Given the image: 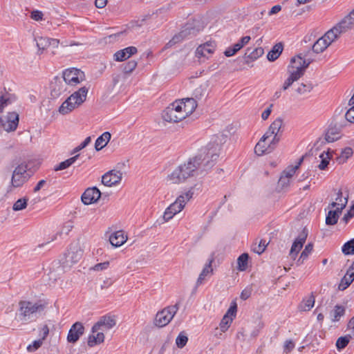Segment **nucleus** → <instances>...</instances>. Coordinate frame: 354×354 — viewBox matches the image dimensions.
<instances>
[{
    "label": "nucleus",
    "instance_id": "obj_23",
    "mask_svg": "<svg viewBox=\"0 0 354 354\" xmlns=\"http://www.w3.org/2000/svg\"><path fill=\"white\" fill-rule=\"evenodd\" d=\"M19 123V115L15 112L9 113L3 124V129L8 132L15 131Z\"/></svg>",
    "mask_w": 354,
    "mask_h": 354
},
{
    "label": "nucleus",
    "instance_id": "obj_12",
    "mask_svg": "<svg viewBox=\"0 0 354 354\" xmlns=\"http://www.w3.org/2000/svg\"><path fill=\"white\" fill-rule=\"evenodd\" d=\"M116 324L115 319L111 316H103L91 328L92 333L99 330L104 331L112 328Z\"/></svg>",
    "mask_w": 354,
    "mask_h": 354
},
{
    "label": "nucleus",
    "instance_id": "obj_9",
    "mask_svg": "<svg viewBox=\"0 0 354 354\" xmlns=\"http://www.w3.org/2000/svg\"><path fill=\"white\" fill-rule=\"evenodd\" d=\"M82 254L83 250L77 244L71 245L67 252L64 254V259L62 261L63 266H72L81 259Z\"/></svg>",
    "mask_w": 354,
    "mask_h": 354
},
{
    "label": "nucleus",
    "instance_id": "obj_22",
    "mask_svg": "<svg viewBox=\"0 0 354 354\" xmlns=\"http://www.w3.org/2000/svg\"><path fill=\"white\" fill-rule=\"evenodd\" d=\"M283 126V120L281 118H277L270 125V131L274 133V137L272 138V144H278L281 139L280 130Z\"/></svg>",
    "mask_w": 354,
    "mask_h": 354
},
{
    "label": "nucleus",
    "instance_id": "obj_47",
    "mask_svg": "<svg viewBox=\"0 0 354 354\" xmlns=\"http://www.w3.org/2000/svg\"><path fill=\"white\" fill-rule=\"evenodd\" d=\"M187 341L188 337L187 335L185 332H181L176 339V344L178 348H182L187 344Z\"/></svg>",
    "mask_w": 354,
    "mask_h": 354
},
{
    "label": "nucleus",
    "instance_id": "obj_43",
    "mask_svg": "<svg viewBox=\"0 0 354 354\" xmlns=\"http://www.w3.org/2000/svg\"><path fill=\"white\" fill-rule=\"evenodd\" d=\"M351 339L352 336L351 335L339 337L336 342L337 349L338 351L344 349L348 344Z\"/></svg>",
    "mask_w": 354,
    "mask_h": 354
},
{
    "label": "nucleus",
    "instance_id": "obj_48",
    "mask_svg": "<svg viewBox=\"0 0 354 354\" xmlns=\"http://www.w3.org/2000/svg\"><path fill=\"white\" fill-rule=\"evenodd\" d=\"M232 322V318H227V316H223L220 324L219 329L221 332H226L230 328Z\"/></svg>",
    "mask_w": 354,
    "mask_h": 354
},
{
    "label": "nucleus",
    "instance_id": "obj_64",
    "mask_svg": "<svg viewBox=\"0 0 354 354\" xmlns=\"http://www.w3.org/2000/svg\"><path fill=\"white\" fill-rule=\"evenodd\" d=\"M73 227V226L72 222L68 221V222L66 223L62 227L61 233H65L67 234L71 230Z\"/></svg>",
    "mask_w": 354,
    "mask_h": 354
},
{
    "label": "nucleus",
    "instance_id": "obj_57",
    "mask_svg": "<svg viewBox=\"0 0 354 354\" xmlns=\"http://www.w3.org/2000/svg\"><path fill=\"white\" fill-rule=\"evenodd\" d=\"M109 266V261H104L103 263H97L93 268L95 271H101L108 268Z\"/></svg>",
    "mask_w": 354,
    "mask_h": 354
},
{
    "label": "nucleus",
    "instance_id": "obj_18",
    "mask_svg": "<svg viewBox=\"0 0 354 354\" xmlns=\"http://www.w3.org/2000/svg\"><path fill=\"white\" fill-rule=\"evenodd\" d=\"M267 141L268 140H263V138H261L256 145L254 147V151L258 156L270 153L272 150H274V149L276 147V145H277L272 144V140L269 142V143H268Z\"/></svg>",
    "mask_w": 354,
    "mask_h": 354
},
{
    "label": "nucleus",
    "instance_id": "obj_53",
    "mask_svg": "<svg viewBox=\"0 0 354 354\" xmlns=\"http://www.w3.org/2000/svg\"><path fill=\"white\" fill-rule=\"evenodd\" d=\"M298 169V166H289L281 174L282 176H285L288 178H291L296 171Z\"/></svg>",
    "mask_w": 354,
    "mask_h": 354
},
{
    "label": "nucleus",
    "instance_id": "obj_37",
    "mask_svg": "<svg viewBox=\"0 0 354 354\" xmlns=\"http://www.w3.org/2000/svg\"><path fill=\"white\" fill-rule=\"evenodd\" d=\"M80 156L79 154L74 156L73 157H71L62 162H60L58 165H57L55 167V171H60L65 169L68 167H69L71 165H72L77 160L78 157Z\"/></svg>",
    "mask_w": 354,
    "mask_h": 354
},
{
    "label": "nucleus",
    "instance_id": "obj_41",
    "mask_svg": "<svg viewBox=\"0 0 354 354\" xmlns=\"http://www.w3.org/2000/svg\"><path fill=\"white\" fill-rule=\"evenodd\" d=\"M37 46L41 52L50 46V38L40 37L35 38Z\"/></svg>",
    "mask_w": 354,
    "mask_h": 354
},
{
    "label": "nucleus",
    "instance_id": "obj_45",
    "mask_svg": "<svg viewBox=\"0 0 354 354\" xmlns=\"http://www.w3.org/2000/svg\"><path fill=\"white\" fill-rule=\"evenodd\" d=\"M268 244L266 240L261 239L258 244L254 243L252 245V250L254 252L261 254L265 251Z\"/></svg>",
    "mask_w": 354,
    "mask_h": 354
},
{
    "label": "nucleus",
    "instance_id": "obj_63",
    "mask_svg": "<svg viewBox=\"0 0 354 354\" xmlns=\"http://www.w3.org/2000/svg\"><path fill=\"white\" fill-rule=\"evenodd\" d=\"M172 213H173V212L169 210L168 207L165 209L164 214H163V219L165 222L169 221L170 219H171L174 217V216L176 215V214H173Z\"/></svg>",
    "mask_w": 354,
    "mask_h": 354
},
{
    "label": "nucleus",
    "instance_id": "obj_39",
    "mask_svg": "<svg viewBox=\"0 0 354 354\" xmlns=\"http://www.w3.org/2000/svg\"><path fill=\"white\" fill-rule=\"evenodd\" d=\"M249 255L248 253H243L237 259L238 267L239 271H245L248 268Z\"/></svg>",
    "mask_w": 354,
    "mask_h": 354
},
{
    "label": "nucleus",
    "instance_id": "obj_20",
    "mask_svg": "<svg viewBox=\"0 0 354 354\" xmlns=\"http://www.w3.org/2000/svg\"><path fill=\"white\" fill-rule=\"evenodd\" d=\"M216 48V44L214 41H207L203 44L200 45L196 50V56L198 58L203 57H207V55L212 54Z\"/></svg>",
    "mask_w": 354,
    "mask_h": 354
},
{
    "label": "nucleus",
    "instance_id": "obj_8",
    "mask_svg": "<svg viewBox=\"0 0 354 354\" xmlns=\"http://www.w3.org/2000/svg\"><path fill=\"white\" fill-rule=\"evenodd\" d=\"M178 308V304H176L158 311L155 317L154 324L159 328L167 326L176 314Z\"/></svg>",
    "mask_w": 354,
    "mask_h": 354
},
{
    "label": "nucleus",
    "instance_id": "obj_17",
    "mask_svg": "<svg viewBox=\"0 0 354 354\" xmlns=\"http://www.w3.org/2000/svg\"><path fill=\"white\" fill-rule=\"evenodd\" d=\"M66 83L63 79L55 77L51 82V95L53 97H59L66 90Z\"/></svg>",
    "mask_w": 354,
    "mask_h": 354
},
{
    "label": "nucleus",
    "instance_id": "obj_38",
    "mask_svg": "<svg viewBox=\"0 0 354 354\" xmlns=\"http://www.w3.org/2000/svg\"><path fill=\"white\" fill-rule=\"evenodd\" d=\"M315 304V297L313 294L306 299H304L299 306V308L303 311L310 310Z\"/></svg>",
    "mask_w": 354,
    "mask_h": 354
},
{
    "label": "nucleus",
    "instance_id": "obj_50",
    "mask_svg": "<svg viewBox=\"0 0 354 354\" xmlns=\"http://www.w3.org/2000/svg\"><path fill=\"white\" fill-rule=\"evenodd\" d=\"M288 67H290L294 69H296V67H298L299 70L301 69L303 70V71H304V69H303L301 64V56L299 55L297 57H292L290 60V64L288 66Z\"/></svg>",
    "mask_w": 354,
    "mask_h": 354
},
{
    "label": "nucleus",
    "instance_id": "obj_2",
    "mask_svg": "<svg viewBox=\"0 0 354 354\" xmlns=\"http://www.w3.org/2000/svg\"><path fill=\"white\" fill-rule=\"evenodd\" d=\"M220 149L218 144L209 143L200 153L194 157L201 169V174L205 175L216 164L219 157Z\"/></svg>",
    "mask_w": 354,
    "mask_h": 354
},
{
    "label": "nucleus",
    "instance_id": "obj_40",
    "mask_svg": "<svg viewBox=\"0 0 354 354\" xmlns=\"http://www.w3.org/2000/svg\"><path fill=\"white\" fill-rule=\"evenodd\" d=\"M313 249V245L312 243H308L304 250L302 251L299 259L297 260V264L298 266L301 265L304 263V261L306 260L309 254L311 253Z\"/></svg>",
    "mask_w": 354,
    "mask_h": 354
},
{
    "label": "nucleus",
    "instance_id": "obj_44",
    "mask_svg": "<svg viewBox=\"0 0 354 354\" xmlns=\"http://www.w3.org/2000/svg\"><path fill=\"white\" fill-rule=\"evenodd\" d=\"M342 252L346 254H354V239L345 243L342 248Z\"/></svg>",
    "mask_w": 354,
    "mask_h": 354
},
{
    "label": "nucleus",
    "instance_id": "obj_25",
    "mask_svg": "<svg viewBox=\"0 0 354 354\" xmlns=\"http://www.w3.org/2000/svg\"><path fill=\"white\" fill-rule=\"evenodd\" d=\"M126 241L127 236L124 235V232L122 230H119L111 234L109 237V241L114 247L121 246Z\"/></svg>",
    "mask_w": 354,
    "mask_h": 354
},
{
    "label": "nucleus",
    "instance_id": "obj_4",
    "mask_svg": "<svg viewBox=\"0 0 354 354\" xmlns=\"http://www.w3.org/2000/svg\"><path fill=\"white\" fill-rule=\"evenodd\" d=\"M88 89L83 86L70 95L59 106V112L62 115L68 114L81 105L86 98Z\"/></svg>",
    "mask_w": 354,
    "mask_h": 354
},
{
    "label": "nucleus",
    "instance_id": "obj_61",
    "mask_svg": "<svg viewBox=\"0 0 354 354\" xmlns=\"http://www.w3.org/2000/svg\"><path fill=\"white\" fill-rule=\"evenodd\" d=\"M43 13L39 10H34L31 12V18L35 21H40L43 19Z\"/></svg>",
    "mask_w": 354,
    "mask_h": 354
},
{
    "label": "nucleus",
    "instance_id": "obj_27",
    "mask_svg": "<svg viewBox=\"0 0 354 354\" xmlns=\"http://www.w3.org/2000/svg\"><path fill=\"white\" fill-rule=\"evenodd\" d=\"M354 281V270L348 268L346 274L341 279L338 288L340 290L346 289Z\"/></svg>",
    "mask_w": 354,
    "mask_h": 354
},
{
    "label": "nucleus",
    "instance_id": "obj_35",
    "mask_svg": "<svg viewBox=\"0 0 354 354\" xmlns=\"http://www.w3.org/2000/svg\"><path fill=\"white\" fill-rule=\"evenodd\" d=\"M333 157V152L330 151H323L320 155L319 158L322 159L320 164L318 165V168L320 170H324L326 169L329 164V160Z\"/></svg>",
    "mask_w": 354,
    "mask_h": 354
},
{
    "label": "nucleus",
    "instance_id": "obj_3",
    "mask_svg": "<svg viewBox=\"0 0 354 354\" xmlns=\"http://www.w3.org/2000/svg\"><path fill=\"white\" fill-rule=\"evenodd\" d=\"M201 174L194 158H190L187 162L178 166L169 176L168 178L172 183L178 184L184 182L187 178L197 176Z\"/></svg>",
    "mask_w": 354,
    "mask_h": 354
},
{
    "label": "nucleus",
    "instance_id": "obj_10",
    "mask_svg": "<svg viewBox=\"0 0 354 354\" xmlns=\"http://www.w3.org/2000/svg\"><path fill=\"white\" fill-rule=\"evenodd\" d=\"M62 78L66 84L75 86L84 80V73L75 68H68L64 71Z\"/></svg>",
    "mask_w": 354,
    "mask_h": 354
},
{
    "label": "nucleus",
    "instance_id": "obj_34",
    "mask_svg": "<svg viewBox=\"0 0 354 354\" xmlns=\"http://www.w3.org/2000/svg\"><path fill=\"white\" fill-rule=\"evenodd\" d=\"M213 261H214L213 259H209V262L205 265V266L203 269L202 272L199 274V277L196 281V286H200L203 283L205 277L207 274L212 273L213 269L212 268V263Z\"/></svg>",
    "mask_w": 354,
    "mask_h": 354
},
{
    "label": "nucleus",
    "instance_id": "obj_28",
    "mask_svg": "<svg viewBox=\"0 0 354 354\" xmlns=\"http://www.w3.org/2000/svg\"><path fill=\"white\" fill-rule=\"evenodd\" d=\"M104 341V335L103 331L99 330L90 335L88 337V346L93 347L95 345L100 344Z\"/></svg>",
    "mask_w": 354,
    "mask_h": 354
},
{
    "label": "nucleus",
    "instance_id": "obj_52",
    "mask_svg": "<svg viewBox=\"0 0 354 354\" xmlns=\"http://www.w3.org/2000/svg\"><path fill=\"white\" fill-rule=\"evenodd\" d=\"M264 53L263 48L261 47L255 48L248 56L249 59L254 61L261 57Z\"/></svg>",
    "mask_w": 354,
    "mask_h": 354
},
{
    "label": "nucleus",
    "instance_id": "obj_49",
    "mask_svg": "<svg viewBox=\"0 0 354 354\" xmlns=\"http://www.w3.org/2000/svg\"><path fill=\"white\" fill-rule=\"evenodd\" d=\"M138 62L135 60H130L127 63L123 65L122 71L125 74H129L132 73L136 68Z\"/></svg>",
    "mask_w": 354,
    "mask_h": 354
},
{
    "label": "nucleus",
    "instance_id": "obj_62",
    "mask_svg": "<svg viewBox=\"0 0 354 354\" xmlns=\"http://www.w3.org/2000/svg\"><path fill=\"white\" fill-rule=\"evenodd\" d=\"M290 178H286L285 176L281 175L278 184L282 187H287L290 183Z\"/></svg>",
    "mask_w": 354,
    "mask_h": 354
},
{
    "label": "nucleus",
    "instance_id": "obj_16",
    "mask_svg": "<svg viewBox=\"0 0 354 354\" xmlns=\"http://www.w3.org/2000/svg\"><path fill=\"white\" fill-rule=\"evenodd\" d=\"M122 174L120 171L111 170L102 177V183L108 187L115 185L122 180Z\"/></svg>",
    "mask_w": 354,
    "mask_h": 354
},
{
    "label": "nucleus",
    "instance_id": "obj_42",
    "mask_svg": "<svg viewBox=\"0 0 354 354\" xmlns=\"http://www.w3.org/2000/svg\"><path fill=\"white\" fill-rule=\"evenodd\" d=\"M288 72L289 73L288 77H290L294 82L297 81L301 77H302L305 73L304 71H303V70H299L298 67H296V69H294L288 66Z\"/></svg>",
    "mask_w": 354,
    "mask_h": 354
},
{
    "label": "nucleus",
    "instance_id": "obj_14",
    "mask_svg": "<svg viewBox=\"0 0 354 354\" xmlns=\"http://www.w3.org/2000/svg\"><path fill=\"white\" fill-rule=\"evenodd\" d=\"M307 236L308 232L306 228H304L292 245L290 251V256L292 259H295L297 254L302 248L304 243L306 242Z\"/></svg>",
    "mask_w": 354,
    "mask_h": 354
},
{
    "label": "nucleus",
    "instance_id": "obj_33",
    "mask_svg": "<svg viewBox=\"0 0 354 354\" xmlns=\"http://www.w3.org/2000/svg\"><path fill=\"white\" fill-rule=\"evenodd\" d=\"M345 314V308L341 305L335 306L333 310L330 313L332 322H338Z\"/></svg>",
    "mask_w": 354,
    "mask_h": 354
},
{
    "label": "nucleus",
    "instance_id": "obj_1",
    "mask_svg": "<svg viewBox=\"0 0 354 354\" xmlns=\"http://www.w3.org/2000/svg\"><path fill=\"white\" fill-rule=\"evenodd\" d=\"M47 306L48 302L44 299L20 301L18 310L20 320L22 322L35 320L45 310Z\"/></svg>",
    "mask_w": 354,
    "mask_h": 354
},
{
    "label": "nucleus",
    "instance_id": "obj_30",
    "mask_svg": "<svg viewBox=\"0 0 354 354\" xmlns=\"http://www.w3.org/2000/svg\"><path fill=\"white\" fill-rule=\"evenodd\" d=\"M111 137V136L109 132H104L98 137L95 143V148L96 151H100L104 147L110 140Z\"/></svg>",
    "mask_w": 354,
    "mask_h": 354
},
{
    "label": "nucleus",
    "instance_id": "obj_13",
    "mask_svg": "<svg viewBox=\"0 0 354 354\" xmlns=\"http://www.w3.org/2000/svg\"><path fill=\"white\" fill-rule=\"evenodd\" d=\"M84 326L81 322H77L72 325L67 335L68 343H76L80 337L84 333Z\"/></svg>",
    "mask_w": 354,
    "mask_h": 354
},
{
    "label": "nucleus",
    "instance_id": "obj_6",
    "mask_svg": "<svg viewBox=\"0 0 354 354\" xmlns=\"http://www.w3.org/2000/svg\"><path fill=\"white\" fill-rule=\"evenodd\" d=\"M30 175L28 173V165L22 162L15 167L12 172L11 178V185L8 187V192H10L12 188L21 187L28 180Z\"/></svg>",
    "mask_w": 354,
    "mask_h": 354
},
{
    "label": "nucleus",
    "instance_id": "obj_29",
    "mask_svg": "<svg viewBox=\"0 0 354 354\" xmlns=\"http://www.w3.org/2000/svg\"><path fill=\"white\" fill-rule=\"evenodd\" d=\"M342 34L337 30V28L334 26L329 30H328L323 36L322 38L327 41L328 44L330 46L333 41H335Z\"/></svg>",
    "mask_w": 354,
    "mask_h": 354
},
{
    "label": "nucleus",
    "instance_id": "obj_21",
    "mask_svg": "<svg viewBox=\"0 0 354 354\" xmlns=\"http://www.w3.org/2000/svg\"><path fill=\"white\" fill-rule=\"evenodd\" d=\"M138 52L137 48L135 46H129L124 49L118 50L113 55L114 59L116 62H123L131 55L136 54Z\"/></svg>",
    "mask_w": 354,
    "mask_h": 354
},
{
    "label": "nucleus",
    "instance_id": "obj_54",
    "mask_svg": "<svg viewBox=\"0 0 354 354\" xmlns=\"http://www.w3.org/2000/svg\"><path fill=\"white\" fill-rule=\"evenodd\" d=\"M237 311V306L236 303L232 304L224 316H227V318H232V319L236 317Z\"/></svg>",
    "mask_w": 354,
    "mask_h": 354
},
{
    "label": "nucleus",
    "instance_id": "obj_32",
    "mask_svg": "<svg viewBox=\"0 0 354 354\" xmlns=\"http://www.w3.org/2000/svg\"><path fill=\"white\" fill-rule=\"evenodd\" d=\"M283 51V45L281 43L275 44L271 50L268 53L267 58L270 62L275 61Z\"/></svg>",
    "mask_w": 354,
    "mask_h": 354
},
{
    "label": "nucleus",
    "instance_id": "obj_60",
    "mask_svg": "<svg viewBox=\"0 0 354 354\" xmlns=\"http://www.w3.org/2000/svg\"><path fill=\"white\" fill-rule=\"evenodd\" d=\"M10 103L9 98H5L4 96L0 97V113H2L4 108Z\"/></svg>",
    "mask_w": 354,
    "mask_h": 354
},
{
    "label": "nucleus",
    "instance_id": "obj_15",
    "mask_svg": "<svg viewBox=\"0 0 354 354\" xmlns=\"http://www.w3.org/2000/svg\"><path fill=\"white\" fill-rule=\"evenodd\" d=\"M101 196L100 191L95 187L88 188L82 195L81 199L84 204L90 205L97 202Z\"/></svg>",
    "mask_w": 354,
    "mask_h": 354
},
{
    "label": "nucleus",
    "instance_id": "obj_36",
    "mask_svg": "<svg viewBox=\"0 0 354 354\" xmlns=\"http://www.w3.org/2000/svg\"><path fill=\"white\" fill-rule=\"evenodd\" d=\"M329 45L322 37L318 39L312 46V50L315 53H320L324 51Z\"/></svg>",
    "mask_w": 354,
    "mask_h": 354
},
{
    "label": "nucleus",
    "instance_id": "obj_26",
    "mask_svg": "<svg viewBox=\"0 0 354 354\" xmlns=\"http://www.w3.org/2000/svg\"><path fill=\"white\" fill-rule=\"evenodd\" d=\"M341 34L345 33L354 27V23L348 15L335 26Z\"/></svg>",
    "mask_w": 354,
    "mask_h": 354
},
{
    "label": "nucleus",
    "instance_id": "obj_55",
    "mask_svg": "<svg viewBox=\"0 0 354 354\" xmlns=\"http://www.w3.org/2000/svg\"><path fill=\"white\" fill-rule=\"evenodd\" d=\"M351 106V107L346 111L345 114V118L348 122L354 123V104Z\"/></svg>",
    "mask_w": 354,
    "mask_h": 354
},
{
    "label": "nucleus",
    "instance_id": "obj_56",
    "mask_svg": "<svg viewBox=\"0 0 354 354\" xmlns=\"http://www.w3.org/2000/svg\"><path fill=\"white\" fill-rule=\"evenodd\" d=\"M43 340L42 339H38L35 340L32 343V344H30L27 347V350L28 352H34L37 349H38L42 344Z\"/></svg>",
    "mask_w": 354,
    "mask_h": 354
},
{
    "label": "nucleus",
    "instance_id": "obj_24",
    "mask_svg": "<svg viewBox=\"0 0 354 354\" xmlns=\"http://www.w3.org/2000/svg\"><path fill=\"white\" fill-rule=\"evenodd\" d=\"M179 101L183 103V109L185 118L192 114L197 107L196 101L194 98H185Z\"/></svg>",
    "mask_w": 354,
    "mask_h": 354
},
{
    "label": "nucleus",
    "instance_id": "obj_7",
    "mask_svg": "<svg viewBox=\"0 0 354 354\" xmlns=\"http://www.w3.org/2000/svg\"><path fill=\"white\" fill-rule=\"evenodd\" d=\"M200 31V28H196L195 21L187 22L180 32L175 35L172 39L166 44L167 47H171L173 45L182 41L185 39L191 38L196 35Z\"/></svg>",
    "mask_w": 354,
    "mask_h": 354
},
{
    "label": "nucleus",
    "instance_id": "obj_5",
    "mask_svg": "<svg viewBox=\"0 0 354 354\" xmlns=\"http://www.w3.org/2000/svg\"><path fill=\"white\" fill-rule=\"evenodd\" d=\"M183 104L176 100L169 104L162 113L163 119L169 122H178L185 118L183 113Z\"/></svg>",
    "mask_w": 354,
    "mask_h": 354
},
{
    "label": "nucleus",
    "instance_id": "obj_58",
    "mask_svg": "<svg viewBox=\"0 0 354 354\" xmlns=\"http://www.w3.org/2000/svg\"><path fill=\"white\" fill-rule=\"evenodd\" d=\"M345 200L348 201V198H343L342 191L339 190V192L337 194V198H335L336 202H337L338 203V207H342V204L345 203Z\"/></svg>",
    "mask_w": 354,
    "mask_h": 354
},
{
    "label": "nucleus",
    "instance_id": "obj_19",
    "mask_svg": "<svg viewBox=\"0 0 354 354\" xmlns=\"http://www.w3.org/2000/svg\"><path fill=\"white\" fill-rule=\"evenodd\" d=\"M346 205L347 201L345 200V203L342 204V207H337L335 210L330 209L326 216V224L327 225H335L338 221L339 215L342 214V210L345 208Z\"/></svg>",
    "mask_w": 354,
    "mask_h": 354
},
{
    "label": "nucleus",
    "instance_id": "obj_51",
    "mask_svg": "<svg viewBox=\"0 0 354 354\" xmlns=\"http://www.w3.org/2000/svg\"><path fill=\"white\" fill-rule=\"evenodd\" d=\"M313 86L312 84H310V83H307V84L301 83L298 86L296 91L297 93L302 95L306 93L310 92L311 90L313 89Z\"/></svg>",
    "mask_w": 354,
    "mask_h": 354
},
{
    "label": "nucleus",
    "instance_id": "obj_31",
    "mask_svg": "<svg viewBox=\"0 0 354 354\" xmlns=\"http://www.w3.org/2000/svg\"><path fill=\"white\" fill-rule=\"evenodd\" d=\"M340 138V129L330 127L326 133L325 140L327 142H333Z\"/></svg>",
    "mask_w": 354,
    "mask_h": 354
},
{
    "label": "nucleus",
    "instance_id": "obj_59",
    "mask_svg": "<svg viewBox=\"0 0 354 354\" xmlns=\"http://www.w3.org/2000/svg\"><path fill=\"white\" fill-rule=\"evenodd\" d=\"M353 153V149L351 147H346L342 151V157L344 158L345 160L350 158Z\"/></svg>",
    "mask_w": 354,
    "mask_h": 354
},
{
    "label": "nucleus",
    "instance_id": "obj_46",
    "mask_svg": "<svg viewBox=\"0 0 354 354\" xmlns=\"http://www.w3.org/2000/svg\"><path fill=\"white\" fill-rule=\"evenodd\" d=\"M28 199L26 198H22L18 199L13 205L12 209L14 211H20L25 209L27 207Z\"/></svg>",
    "mask_w": 354,
    "mask_h": 354
},
{
    "label": "nucleus",
    "instance_id": "obj_11",
    "mask_svg": "<svg viewBox=\"0 0 354 354\" xmlns=\"http://www.w3.org/2000/svg\"><path fill=\"white\" fill-rule=\"evenodd\" d=\"M194 187L190 188L185 194L180 195L176 200L171 203L169 207V209L173 212V214H176L182 211L185 205L193 196Z\"/></svg>",
    "mask_w": 354,
    "mask_h": 354
}]
</instances>
